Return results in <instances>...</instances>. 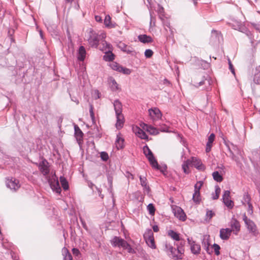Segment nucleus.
<instances>
[{
	"instance_id": "obj_55",
	"label": "nucleus",
	"mask_w": 260,
	"mask_h": 260,
	"mask_svg": "<svg viewBox=\"0 0 260 260\" xmlns=\"http://www.w3.org/2000/svg\"><path fill=\"white\" fill-rule=\"evenodd\" d=\"M72 252L73 254L75 255L78 256L79 254H80V251L78 249L74 248L72 249Z\"/></svg>"
},
{
	"instance_id": "obj_31",
	"label": "nucleus",
	"mask_w": 260,
	"mask_h": 260,
	"mask_svg": "<svg viewBox=\"0 0 260 260\" xmlns=\"http://www.w3.org/2000/svg\"><path fill=\"white\" fill-rule=\"evenodd\" d=\"M229 24L235 30H240L242 27L241 22L237 20H233L232 22L229 23Z\"/></svg>"
},
{
	"instance_id": "obj_28",
	"label": "nucleus",
	"mask_w": 260,
	"mask_h": 260,
	"mask_svg": "<svg viewBox=\"0 0 260 260\" xmlns=\"http://www.w3.org/2000/svg\"><path fill=\"white\" fill-rule=\"evenodd\" d=\"M168 235L175 241L180 240L179 234L172 230H170L167 232Z\"/></svg>"
},
{
	"instance_id": "obj_36",
	"label": "nucleus",
	"mask_w": 260,
	"mask_h": 260,
	"mask_svg": "<svg viewBox=\"0 0 260 260\" xmlns=\"http://www.w3.org/2000/svg\"><path fill=\"white\" fill-rule=\"evenodd\" d=\"M256 73L253 77V81L255 83L260 84V69H258V67L256 68Z\"/></svg>"
},
{
	"instance_id": "obj_35",
	"label": "nucleus",
	"mask_w": 260,
	"mask_h": 260,
	"mask_svg": "<svg viewBox=\"0 0 260 260\" xmlns=\"http://www.w3.org/2000/svg\"><path fill=\"white\" fill-rule=\"evenodd\" d=\"M60 181L63 189L67 190L69 189V184L67 179L63 176L60 177Z\"/></svg>"
},
{
	"instance_id": "obj_37",
	"label": "nucleus",
	"mask_w": 260,
	"mask_h": 260,
	"mask_svg": "<svg viewBox=\"0 0 260 260\" xmlns=\"http://www.w3.org/2000/svg\"><path fill=\"white\" fill-rule=\"evenodd\" d=\"M220 191L221 189L219 186L218 185H216L215 187V192L212 194V198L213 200H216L218 199Z\"/></svg>"
},
{
	"instance_id": "obj_38",
	"label": "nucleus",
	"mask_w": 260,
	"mask_h": 260,
	"mask_svg": "<svg viewBox=\"0 0 260 260\" xmlns=\"http://www.w3.org/2000/svg\"><path fill=\"white\" fill-rule=\"evenodd\" d=\"M192 200L196 204H199L201 200L200 192H194L192 196Z\"/></svg>"
},
{
	"instance_id": "obj_21",
	"label": "nucleus",
	"mask_w": 260,
	"mask_h": 260,
	"mask_svg": "<svg viewBox=\"0 0 260 260\" xmlns=\"http://www.w3.org/2000/svg\"><path fill=\"white\" fill-rule=\"evenodd\" d=\"M104 24L105 27L108 28H115L117 25L116 23L111 21V18L109 15H106L105 17Z\"/></svg>"
},
{
	"instance_id": "obj_64",
	"label": "nucleus",
	"mask_w": 260,
	"mask_h": 260,
	"mask_svg": "<svg viewBox=\"0 0 260 260\" xmlns=\"http://www.w3.org/2000/svg\"><path fill=\"white\" fill-rule=\"evenodd\" d=\"M97 190H98V192L99 193V196L101 197V198L103 199L104 198V195L101 193V189L100 188H98Z\"/></svg>"
},
{
	"instance_id": "obj_42",
	"label": "nucleus",
	"mask_w": 260,
	"mask_h": 260,
	"mask_svg": "<svg viewBox=\"0 0 260 260\" xmlns=\"http://www.w3.org/2000/svg\"><path fill=\"white\" fill-rule=\"evenodd\" d=\"M203 185V182L202 181H199L194 186V192H200V189Z\"/></svg>"
},
{
	"instance_id": "obj_48",
	"label": "nucleus",
	"mask_w": 260,
	"mask_h": 260,
	"mask_svg": "<svg viewBox=\"0 0 260 260\" xmlns=\"http://www.w3.org/2000/svg\"><path fill=\"white\" fill-rule=\"evenodd\" d=\"M101 157L103 160L107 161L109 158V156L107 152L103 151L101 153Z\"/></svg>"
},
{
	"instance_id": "obj_27",
	"label": "nucleus",
	"mask_w": 260,
	"mask_h": 260,
	"mask_svg": "<svg viewBox=\"0 0 260 260\" xmlns=\"http://www.w3.org/2000/svg\"><path fill=\"white\" fill-rule=\"evenodd\" d=\"M139 179L140 181L141 185L144 187V189H145L147 192H149L150 189L149 186L147 185V180L145 177H142V176H139Z\"/></svg>"
},
{
	"instance_id": "obj_10",
	"label": "nucleus",
	"mask_w": 260,
	"mask_h": 260,
	"mask_svg": "<svg viewBox=\"0 0 260 260\" xmlns=\"http://www.w3.org/2000/svg\"><path fill=\"white\" fill-rule=\"evenodd\" d=\"M149 115L150 118L153 120L156 121L160 119L162 116V114L157 108H152L148 110Z\"/></svg>"
},
{
	"instance_id": "obj_16",
	"label": "nucleus",
	"mask_w": 260,
	"mask_h": 260,
	"mask_svg": "<svg viewBox=\"0 0 260 260\" xmlns=\"http://www.w3.org/2000/svg\"><path fill=\"white\" fill-rule=\"evenodd\" d=\"M159 18L161 20L163 25L164 26L165 30L167 31V28L169 29L170 34L168 36L167 35L166 37L168 38V37L170 38H173L174 36V32L172 28L170 26V22L168 20H165L164 17H162L161 16H159Z\"/></svg>"
},
{
	"instance_id": "obj_52",
	"label": "nucleus",
	"mask_w": 260,
	"mask_h": 260,
	"mask_svg": "<svg viewBox=\"0 0 260 260\" xmlns=\"http://www.w3.org/2000/svg\"><path fill=\"white\" fill-rule=\"evenodd\" d=\"M150 25L153 26H155V19L152 16V13L151 12H150Z\"/></svg>"
},
{
	"instance_id": "obj_13",
	"label": "nucleus",
	"mask_w": 260,
	"mask_h": 260,
	"mask_svg": "<svg viewBox=\"0 0 260 260\" xmlns=\"http://www.w3.org/2000/svg\"><path fill=\"white\" fill-rule=\"evenodd\" d=\"M140 126L143 129L148 132L150 135H156L159 133V130L158 129L151 125L145 124V123H141L140 124Z\"/></svg>"
},
{
	"instance_id": "obj_57",
	"label": "nucleus",
	"mask_w": 260,
	"mask_h": 260,
	"mask_svg": "<svg viewBox=\"0 0 260 260\" xmlns=\"http://www.w3.org/2000/svg\"><path fill=\"white\" fill-rule=\"evenodd\" d=\"M159 13V17L161 16L162 17H164V8L162 7H160L158 10Z\"/></svg>"
},
{
	"instance_id": "obj_49",
	"label": "nucleus",
	"mask_w": 260,
	"mask_h": 260,
	"mask_svg": "<svg viewBox=\"0 0 260 260\" xmlns=\"http://www.w3.org/2000/svg\"><path fill=\"white\" fill-rule=\"evenodd\" d=\"M214 215V212L212 210H207L206 211V219H210Z\"/></svg>"
},
{
	"instance_id": "obj_61",
	"label": "nucleus",
	"mask_w": 260,
	"mask_h": 260,
	"mask_svg": "<svg viewBox=\"0 0 260 260\" xmlns=\"http://www.w3.org/2000/svg\"><path fill=\"white\" fill-rule=\"evenodd\" d=\"M153 230L154 232H157L159 231V228L157 225H154L152 226Z\"/></svg>"
},
{
	"instance_id": "obj_3",
	"label": "nucleus",
	"mask_w": 260,
	"mask_h": 260,
	"mask_svg": "<svg viewBox=\"0 0 260 260\" xmlns=\"http://www.w3.org/2000/svg\"><path fill=\"white\" fill-rule=\"evenodd\" d=\"M113 106L116 117V122L115 127L117 129L122 128L124 125L125 119L122 114V105L121 103L118 100H115L113 103Z\"/></svg>"
},
{
	"instance_id": "obj_58",
	"label": "nucleus",
	"mask_w": 260,
	"mask_h": 260,
	"mask_svg": "<svg viewBox=\"0 0 260 260\" xmlns=\"http://www.w3.org/2000/svg\"><path fill=\"white\" fill-rule=\"evenodd\" d=\"M204 84V80H202L198 83H197L196 84H194V86L196 87H198L200 86H202L203 85V84Z\"/></svg>"
},
{
	"instance_id": "obj_24",
	"label": "nucleus",
	"mask_w": 260,
	"mask_h": 260,
	"mask_svg": "<svg viewBox=\"0 0 260 260\" xmlns=\"http://www.w3.org/2000/svg\"><path fill=\"white\" fill-rule=\"evenodd\" d=\"M215 139V135L214 134H211L208 139V142L206 144V152H209L210 151L212 147V143Z\"/></svg>"
},
{
	"instance_id": "obj_2",
	"label": "nucleus",
	"mask_w": 260,
	"mask_h": 260,
	"mask_svg": "<svg viewBox=\"0 0 260 260\" xmlns=\"http://www.w3.org/2000/svg\"><path fill=\"white\" fill-rule=\"evenodd\" d=\"M163 250L167 255L170 258L175 259H182L184 252V249L181 246H177L176 248L167 241L163 242Z\"/></svg>"
},
{
	"instance_id": "obj_29",
	"label": "nucleus",
	"mask_w": 260,
	"mask_h": 260,
	"mask_svg": "<svg viewBox=\"0 0 260 260\" xmlns=\"http://www.w3.org/2000/svg\"><path fill=\"white\" fill-rule=\"evenodd\" d=\"M191 165V160L188 159L185 161H184L182 165V168L183 172L185 174H189V166Z\"/></svg>"
},
{
	"instance_id": "obj_30",
	"label": "nucleus",
	"mask_w": 260,
	"mask_h": 260,
	"mask_svg": "<svg viewBox=\"0 0 260 260\" xmlns=\"http://www.w3.org/2000/svg\"><path fill=\"white\" fill-rule=\"evenodd\" d=\"M109 83L110 86L113 91H116L118 89V85L115 80L112 77L109 79Z\"/></svg>"
},
{
	"instance_id": "obj_22",
	"label": "nucleus",
	"mask_w": 260,
	"mask_h": 260,
	"mask_svg": "<svg viewBox=\"0 0 260 260\" xmlns=\"http://www.w3.org/2000/svg\"><path fill=\"white\" fill-rule=\"evenodd\" d=\"M115 145L117 149H122L124 147V139L121 137L120 134L117 135Z\"/></svg>"
},
{
	"instance_id": "obj_25",
	"label": "nucleus",
	"mask_w": 260,
	"mask_h": 260,
	"mask_svg": "<svg viewBox=\"0 0 260 260\" xmlns=\"http://www.w3.org/2000/svg\"><path fill=\"white\" fill-rule=\"evenodd\" d=\"M190 246V250L191 252L194 254H199L201 252V246L199 244L195 242L192 243Z\"/></svg>"
},
{
	"instance_id": "obj_15",
	"label": "nucleus",
	"mask_w": 260,
	"mask_h": 260,
	"mask_svg": "<svg viewBox=\"0 0 260 260\" xmlns=\"http://www.w3.org/2000/svg\"><path fill=\"white\" fill-rule=\"evenodd\" d=\"M144 130V129H141L138 126H134L133 127V131L137 137L141 138V139L148 140V136L146 135Z\"/></svg>"
},
{
	"instance_id": "obj_14",
	"label": "nucleus",
	"mask_w": 260,
	"mask_h": 260,
	"mask_svg": "<svg viewBox=\"0 0 260 260\" xmlns=\"http://www.w3.org/2000/svg\"><path fill=\"white\" fill-rule=\"evenodd\" d=\"M189 159L191 160V165L193 166L197 169L201 171H203L205 169V167L202 162L201 159L196 157H191Z\"/></svg>"
},
{
	"instance_id": "obj_46",
	"label": "nucleus",
	"mask_w": 260,
	"mask_h": 260,
	"mask_svg": "<svg viewBox=\"0 0 260 260\" xmlns=\"http://www.w3.org/2000/svg\"><path fill=\"white\" fill-rule=\"evenodd\" d=\"M213 248L214 249V252H215V254L216 255H219V254H220L219 250L220 249V247L219 246V245L215 243V244H214L213 245Z\"/></svg>"
},
{
	"instance_id": "obj_23",
	"label": "nucleus",
	"mask_w": 260,
	"mask_h": 260,
	"mask_svg": "<svg viewBox=\"0 0 260 260\" xmlns=\"http://www.w3.org/2000/svg\"><path fill=\"white\" fill-rule=\"evenodd\" d=\"M138 38L139 40L143 43H149L153 42L152 37L146 35H140Z\"/></svg>"
},
{
	"instance_id": "obj_18",
	"label": "nucleus",
	"mask_w": 260,
	"mask_h": 260,
	"mask_svg": "<svg viewBox=\"0 0 260 260\" xmlns=\"http://www.w3.org/2000/svg\"><path fill=\"white\" fill-rule=\"evenodd\" d=\"M232 230L231 229L226 228V229H221L220 230V237L222 240H228L231 235Z\"/></svg>"
},
{
	"instance_id": "obj_43",
	"label": "nucleus",
	"mask_w": 260,
	"mask_h": 260,
	"mask_svg": "<svg viewBox=\"0 0 260 260\" xmlns=\"http://www.w3.org/2000/svg\"><path fill=\"white\" fill-rule=\"evenodd\" d=\"M124 52L129 54L133 56H135L137 54L136 52L131 47L127 46L126 49L124 50Z\"/></svg>"
},
{
	"instance_id": "obj_5",
	"label": "nucleus",
	"mask_w": 260,
	"mask_h": 260,
	"mask_svg": "<svg viewBox=\"0 0 260 260\" xmlns=\"http://www.w3.org/2000/svg\"><path fill=\"white\" fill-rule=\"evenodd\" d=\"M143 149L144 154L148 159L151 166L158 170L159 169V165L149 147L147 145H145L143 147Z\"/></svg>"
},
{
	"instance_id": "obj_56",
	"label": "nucleus",
	"mask_w": 260,
	"mask_h": 260,
	"mask_svg": "<svg viewBox=\"0 0 260 260\" xmlns=\"http://www.w3.org/2000/svg\"><path fill=\"white\" fill-rule=\"evenodd\" d=\"M106 37V33H105L104 32H101L100 35H99V41L100 40H103V39H105Z\"/></svg>"
},
{
	"instance_id": "obj_40",
	"label": "nucleus",
	"mask_w": 260,
	"mask_h": 260,
	"mask_svg": "<svg viewBox=\"0 0 260 260\" xmlns=\"http://www.w3.org/2000/svg\"><path fill=\"white\" fill-rule=\"evenodd\" d=\"M251 198L248 192H245L243 195V200L242 203L243 205H245L246 203H250Z\"/></svg>"
},
{
	"instance_id": "obj_8",
	"label": "nucleus",
	"mask_w": 260,
	"mask_h": 260,
	"mask_svg": "<svg viewBox=\"0 0 260 260\" xmlns=\"http://www.w3.org/2000/svg\"><path fill=\"white\" fill-rule=\"evenodd\" d=\"M109 66L112 70L120 73H122L123 74L129 75L131 73L130 69L124 68L116 62L110 63Z\"/></svg>"
},
{
	"instance_id": "obj_62",
	"label": "nucleus",
	"mask_w": 260,
	"mask_h": 260,
	"mask_svg": "<svg viewBox=\"0 0 260 260\" xmlns=\"http://www.w3.org/2000/svg\"><path fill=\"white\" fill-rule=\"evenodd\" d=\"M187 242H188V244H189L190 246H191V245L192 244V243H193V242H195V241H192V239H190V238H187Z\"/></svg>"
},
{
	"instance_id": "obj_6",
	"label": "nucleus",
	"mask_w": 260,
	"mask_h": 260,
	"mask_svg": "<svg viewBox=\"0 0 260 260\" xmlns=\"http://www.w3.org/2000/svg\"><path fill=\"white\" fill-rule=\"evenodd\" d=\"M144 238L147 245L153 249L156 248L153 233L151 229H147L144 234Z\"/></svg>"
},
{
	"instance_id": "obj_4",
	"label": "nucleus",
	"mask_w": 260,
	"mask_h": 260,
	"mask_svg": "<svg viewBox=\"0 0 260 260\" xmlns=\"http://www.w3.org/2000/svg\"><path fill=\"white\" fill-rule=\"evenodd\" d=\"M111 243L113 247H122L127 250L129 253H133L134 250L130 245L123 239L120 237L115 236L111 240Z\"/></svg>"
},
{
	"instance_id": "obj_53",
	"label": "nucleus",
	"mask_w": 260,
	"mask_h": 260,
	"mask_svg": "<svg viewBox=\"0 0 260 260\" xmlns=\"http://www.w3.org/2000/svg\"><path fill=\"white\" fill-rule=\"evenodd\" d=\"M247 205H248L247 212H248V213L249 214L251 215L253 213V206H252V205L251 204V202L249 203H247Z\"/></svg>"
},
{
	"instance_id": "obj_45",
	"label": "nucleus",
	"mask_w": 260,
	"mask_h": 260,
	"mask_svg": "<svg viewBox=\"0 0 260 260\" xmlns=\"http://www.w3.org/2000/svg\"><path fill=\"white\" fill-rule=\"evenodd\" d=\"M89 113L90 116L92 120V122L93 123H95V117H94V114L93 112V107L92 105H90V108H89Z\"/></svg>"
},
{
	"instance_id": "obj_51",
	"label": "nucleus",
	"mask_w": 260,
	"mask_h": 260,
	"mask_svg": "<svg viewBox=\"0 0 260 260\" xmlns=\"http://www.w3.org/2000/svg\"><path fill=\"white\" fill-rule=\"evenodd\" d=\"M228 63L229 65V69L231 70V72L234 75H235V72L234 68V67L232 63V62L230 59H228Z\"/></svg>"
},
{
	"instance_id": "obj_44",
	"label": "nucleus",
	"mask_w": 260,
	"mask_h": 260,
	"mask_svg": "<svg viewBox=\"0 0 260 260\" xmlns=\"http://www.w3.org/2000/svg\"><path fill=\"white\" fill-rule=\"evenodd\" d=\"M202 244L204 247V248L205 249L206 251L208 253H210L209 252V245L210 244L208 241V240H205V239H203L202 241Z\"/></svg>"
},
{
	"instance_id": "obj_9",
	"label": "nucleus",
	"mask_w": 260,
	"mask_h": 260,
	"mask_svg": "<svg viewBox=\"0 0 260 260\" xmlns=\"http://www.w3.org/2000/svg\"><path fill=\"white\" fill-rule=\"evenodd\" d=\"M88 41L91 47L97 48L100 41L99 38V34L93 31H90V36L88 39Z\"/></svg>"
},
{
	"instance_id": "obj_47",
	"label": "nucleus",
	"mask_w": 260,
	"mask_h": 260,
	"mask_svg": "<svg viewBox=\"0 0 260 260\" xmlns=\"http://www.w3.org/2000/svg\"><path fill=\"white\" fill-rule=\"evenodd\" d=\"M153 54V52L151 49H146L144 54L146 58H150Z\"/></svg>"
},
{
	"instance_id": "obj_60",
	"label": "nucleus",
	"mask_w": 260,
	"mask_h": 260,
	"mask_svg": "<svg viewBox=\"0 0 260 260\" xmlns=\"http://www.w3.org/2000/svg\"><path fill=\"white\" fill-rule=\"evenodd\" d=\"M163 83L168 86H170L171 85V82L167 79H164L163 80Z\"/></svg>"
},
{
	"instance_id": "obj_59",
	"label": "nucleus",
	"mask_w": 260,
	"mask_h": 260,
	"mask_svg": "<svg viewBox=\"0 0 260 260\" xmlns=\"http://www.w3.org/2000/svg\"><path fill=\"white\" fill-rule=\"evenodd\" d=\"M95 19L97 22H102V18L100 16L96 15L95 16Z\"/></svg>"
},
{
	"instance_id": "obj_39",
	"label": "nucleus",
	"mask_w": 260,
	"mask_h": 260,
	"mask_svg": "<svg viewBox=\"0 0 260 260\" xmlns=\"http://www.w3.org/2000/svg\"><path fill=\"white\" fill-rule=\"evenodd\" d=\"M213 179L217 182H220L222 181L223 178L218 171H215L212 173Z\"/></svg>"
},
{
	"instance_id": "obj_7",
	"label": "nucleus",
	"mask_w": 260,
	"mask_h": 260,
	"mask_svg": "<svg viewBox=\"0 0 260 260\" xmlns=\"http://www.w3.org/2000/svg\"><path fill=\"white\" fill-rule=\"evenodd\" d=\"M243 220L248 231L250 233L255 234L257 231L256 226L253 221L247 218L245 213L243 215Z\"/></svg>"
},
{
	"instance_id": "obj_34",
	"label": "nucleus",
	"mask_w": 260,
	"mask_h": 260,
	"mask_svg": "<svg viewBox=\"0 0 260 260\" xmlns=\"http://www.w3.org/2000/svg\"><path fill=\"white\" fill-rule=\"evenodd\" d=\"M103 43V47L100 48V50L105 53H107V52H110V50L111 49V45L110 44H108L105 40L102 41Z\"/></svg>"
},
{
	"instance_id": "obj_32",
	"label": "nucleus",
	"mask_w": 260,
	"mask_h": 260,
	"mask_svg": "<svg viewBox=\"0 0 260 260\" xmlns=\"http://www.w3.org/2000/svg\"><path fill=\"white\" fill-rule=\"evenodd\" d=\"M114 55L112 53L111 50L110 52H107L103 56V59L106 61H111L114 59Z\"/></svg>"
},
{
	"instance_id": "obj_1",
	"label": "nucleus",
	"mask_w": 260,
	"mask_h": 260,
	"mask_svg": "<svg viewBox=\"0 0 260 260\" xmlns=\"http://www.w3.org/2000/svg\"><path fill=\"white\" fill-rule=\"evenodd\" d=\"M47 164V162L46 160H43L40 163L39 169L43 175L46 176L52 190L59 194L61 192V189L59 186L58 178L55 173H51L49 175V169Z\"/></svg>"
},
{
	"instance_id": "obj_12",
	"label": "nucleus",
	"mask_w": 260,
	"mask_h": 260,
	"mask_svg": "<svg viewBox=\"0 0 260 260\" xmlns=\"http://www.w3.org/2000/svg\"><path fill=\"white\" fill-rule=\"evenodd\" d=\"M6 185L7 187L14 191L17 190L20 186L19 181L14 178L7 179L6 181Z\"/></svg>"
},
{
	"instance_id": "obj_33",
	"label": "nucleus",
	"mask_w": 260,
	"mask_h": 260,
	"mask_svg": "<svg viewBox=\"0 0 260 260\" xmlns=\"http://www.w3.org/2000/svg\"><path fill=\"white\" fill-rule=\"evenodd\" d=\"M62 251L63 255V260H72V255L66 248H63Z\"/></svg>"
},
{
	"instance_id": "obj_20",
	"label": "nucleus",
	"mask_w": 260,
	"mask_h": 260,
	"mask_svg": "<svg viewBox=\"0 0 260 260\" xmlns=\"http://www.w3.org/2000/svg\"><path fill=\"white\" fill-rule=\"evenodd\" d=\"M174 215L182 221L186 220V215L183 210L180 207H177L175 209Z\"/></svg>"
},
{
	"instance_id": "obj_54",
	"label": "nucleus",
	"mask_w": 260,
	"mask_h": 260,
	"mask_svg": "<svg viewBox=\"0 0 260 260\" xmlns=\"http://www.w3.org/2000/svg\"><path fill=\"white\" fill-rule=\"evenodd\" d=\"M118 47L122 51L124 52L127 46L124 43H120Z\"/></svg>"
},
{
	"instance_id": "obj_26",
	"label": "nucleus",
	"mask_w": 260,
	"mask_h": 260,
	"mask_svg": "<svg viewBox=\"0 0 260 260\" xmlns=\"http://www.w3.org/2000/svg\"><path fill=\"white\" fill-rule=\"evenodd\" d=\"M86 56V50L83 46H81L79 48L78 59L80 61H83Z\"/></svg>"
},
{
	"instance_id": "obj_50",
	"label": "nucleus",
	"mask_w": 260,
	"mask_h": 260,
	"mask_svg": "<svg viewBox=\"0 0 260 260\" xmlns=\"http://www.w3.org/2000/svg\"><path fill=\"white\" fill-rule=\"evenodd\" d=\"M161 132H167V133H170L171 131H169V127L166 126V125H164L163 126H161L159 128V130Z\"/></svg>"
},
{
	"instance_id": "obj_63",
	"label": "nucleus",
	"mask_w": 260,
	"mask_h": 260,
	"mask_svg": "<svg viewBox=\"0 0 260 260\" xmlns=\"http://www.w3.org/2000/svg\"><path fill=\"white\" fill-rule=\"evenodd\" d=\"M126 177L128 178H131L132 179H134V177H133V175L132 174L129 173V172H127V176Z\"/></svg>"
},
{
	"instance_id": "obj_19",
	"label": "nucleus",
	"mask_w": 260,
	"mask_h": 260,
	"mask_svg": "<svg viewBox=\"0 0 260 260\" xmlns=\"http://www.w3.org/2000/svg\"><path fill=\"white\" fill-rule=\"evenodd\" d=\"M231 230L234 231L235 234H237L240 230V224L239 222L235 218H233L231 221Z\"/></svg>"
},
{
	"instance_id": "obj_11",
	"label": "nucleus",
	"mask_w": 260,
	"mask_h": 260,
	"mask_svg": "<svg viewBox=\"0 0 260 260\" xmlns=\"http://www.w3.org/2000/svg\"><path fill=\"white\" fill-rule=\"evenodd\" d=\"M230 191L225 190L222 196V200L224 205L230 209L233 208L234 206V202L230 200Z\"/></svg>"
},
{
	"instance_id": "obj_41",
	"label": "nucleus",
	"mask_w": 260,
	"mask_h": 260,
	"mask_svg": "<svg viewBox=\"0 0 260 260\" xmlns=\"http://www.w3.org/2000/svg\"><path fill=\"white\" fill-rule=\"evenodd\" d=\"M147 209L149 212V213L150 215H153L154 214L155 211V208L153 204H152V203L149 204L147 207Z\"/></svg>"
},
{
	"instance_id": "obj_17",
	"label": "nucleus",
	"mask_w": 260,
	"mask_h": 260,
	"mask_svg": "<svg viewBox=\"0 0 260 260\" xmlns=\"http://www.w3.org/2000/svg\"><path fill=\"white\" fill-rule=\"evenodd\" d=\"M75 129V137L77 140V141L79 145H80L83 141V133L77 125L74 126Z\"/></svg>"
}]
</instances>
